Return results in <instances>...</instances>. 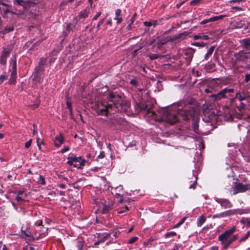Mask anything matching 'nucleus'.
<instances>
[{
    "mask_svg": "<svg viewBox=\"0 0 250 250\" xmlns=\"http://www.w3.org/2000/svg\"><path fill=\"white\" fill-rule=\"evenodd\" d=\"M196 112L192 104L188 103L183 107L182 104H179L177 108L164 112L163 119L170 125H173L180 121V117L184 120L193 117L192 129L198 133L199 130V119L196 117Z\"/></svg>",
    "mask_w": 250,
    "mask_h": 250,
    "instance_id": "obj_1",
    "label": "nucleus"
},
{
    "mask_svg": "<svg viewBox=\"0 0 250 250\" xmlns=\"http://www.w3.org/2000/svg\"><path fill=\"white\" fill-rule=\"evenodd\" d=\"M250 92L247 90H243L241 92H238L234 98L230 100V105L236 106L239 112H236L234 117L236 118L246 119L248 117L247 114L244 113L247 104L249 103L250 99Z\"/></svg>",
    "mask_w": 250,
    "mask_h": 250,
    "instance_id": "obj_2",
    "label": "nucleus"
},
{
    "mask_svg": "<svg viewBox=\"0 0 250 250\" xmlns=\"http://www.w3.org/2000/svg\"><path fill=\"white\" fill-rule=\"evenodd\" d=\"M121 97L115 94L113 92H110L108 96L109 103L105 104L102 101H97L95 104V110L96 112L101 115H106L109 113V109L113 107H117V102Z\"/></svg>",
    "mask_w": 250,
    "mask_h": 250,
    "instance_id": "obj_3",
    "label": "nucleus"
},
{
    "mask_svg": "<svg viewBox=\"0 0 250 250\" xmlns=\"http://www.w3.org/2000/svg\"><path fill=\"white\" fill-rule=\"evenodd\" d=\"M136 111L139 113L144 111L146 112L147 116L150 118L149 122L152 124H155L156 123V116L154 111L150 110V103L141 101L137 103L135 105Z\"/></svg>",
    "mask_w": 250,
    "mask_h": 250,
    "instance_id": "obj_4",
    "label": "nucleus"
},
{
    "mask_svg": "<svg viewBox=\"0 0 250 250\" xmlns=\"http://www.w3.org/2000/svg\"><path fill=\"white\" fill-rule=\"evenodd\" d=\"M234 62H241L246 64L245 68H250V51H247L244 49L239 50L234 54Z\"/></svg>",
    "mask_w": 250,
    "mask_h": 250,
    "instance_id": "obj_5",
    "label": "nucleus"
},
{
    "mask_svg": "<svg viewBox=\"0 0 250 250\" xmlns=\"http://www.w3.org/2000/svg\"><path fill=\"white\" fill-rule=\"evenodd\" d=\"M236 227L235 226H233L218 236V240L221 242L223 249L226 250L229 245L233 242L229 237L236 231Z\"/></svg>",
    "mask_w": 250,
    "mask_h": 250,
    "instance_id": "obj_6",
    "label": "nucleus"
},
{
    "mask_svg": "<svg viewBox=\"0 0 250 250\" xmlns=\"http://www.w3.org/2000/svg\"><path fill=\"white\" fill-rule=\"evenodd\" d=\"M234 91L233 88H225L217 93L211 94L209 97L214 102H217L225 98H229L230 100L231 98H233L232 93Z\"/></svg>",
    "mask_w": 250,
    "mask_h": 250,
    "instance_id": "obj_7",
    "label": "nucleus"
},
{
    "mask_svg": "<svg viewBox=\"0 0 250 250\" xmlns=\"http://www.w3.org/2000/svg\"><path fill=\"white\" fill-rule=\"evenodd\" d=\"M10 62L12 66V71L9 79V82L12 84L16 82L17 78V62L16 58H11Z\"/></svg>",
    "mask_w": 250,
    "mask_h": 250,
    "instance_id": "obj_8",
    "label": "nucleus"
},
{
    "mask_svg": "<svg viewBox=\"0 0 250 250\" xmlns=\"http://www.w3.org/2000/svg\"><path fill=\"white\" fill-rule=\"evenodd\" d=\"M234 192L233 194L238 193L244 192L247 190L250 191V184L244 185L241 183H236L233 187Z\"/></svg>",
    "mask_w": 250,
    "mask_h": 250,
    "instance_id": "obj_9",
    "label": "nucleus"
},
{
    "mask_svg": "<svg viewBox=\"0 0 250 250\" xmlns=\"http://www.w3.org/2000/svg\"><path fill=\"white\" fill-rule=\"evenodd\" d=\"M11 51L12 49L9 46L3 47L2 50L0 53V64L5 65L6 63L7 58L9 56Z\"/></svg>",
    "mask_w": 250,
    "mask_h": 250,
    "instance_id": "obj_10",
    "label": "nucleus"
},
{
    "mask_svg": "<svg viewBox=\"0 0 250 250\" xmlns=\"http://www.w3.org/2000/svg\"><path fill=\"white\" fill-rule=\"evenodd\" d=\"M46 63V61L43 58H41L40 60L38 65L35 68V72L42 74L44 71V65Z\"/></svg>",
    "mask_w": 250,
    "mask_h": 250,
    "instance_id": "obj_11",
    "label": "nucleus"
},
{
    "mask_svg": "<svg viewBox=\"0 0 250 250\" xmlns=\"http://www.w3.org/2000/svg\"><path fill=\"white\" fill-rule=\"evenodd\" d=\"M216 202L220 204L221 206L225 208H230L232 207L231 203L229 200L224 199H217Z\"/></svg>",
    "mask_w": 250,
    "mask_h": 250,
    "instance_id": "obj_12",
    "label": "nucleus"
},
{
    "mask_svg": "<svg viewBox=\"0 0 250 250\" xmlns=\"http://www.w3.org/2000/svg\"><path fill=\"white\" fill-rule=\"evenodd\" d=\"M243 49L250 50V38L244 39L240 42Z\"/></svg>",
    "mask_w": 250,
    "mask_h": 250,
    "instance_id": "obj_13",
    "label": "nucleus"
},
{
    "mask_svg": "<svg viewBox=\"0 0 250 250\" xmlns=\"http://www.w3.org/2000/svg\"><path fill=\"white\" fill-rule=\"evenodd\" d=\"M90 8L86 7L84 10L81 11L78 16L76 18L78 20H80L81 19H85L87 17L88 14L90 12Z\"/></svg>",
    "mask_w": 250,
    "mask_h": 250,
    "instance_id": "obj_14",
    "label": "nucleus"
},
{
    "mask_svg": "<svg viewBox=\"0 0 250 250\" xmlns=\"http://www.w3.org/2000/svg\"><path fill=\"white\" fill-rule=\"evenodd\" d=\"M21 237L24 238H28L30 239L32 238V234L31 231L27 229H23V227H22L21 229V232L20 233Z\"/></svg>",
    "mask_w": 250,
    "mask_h": 250,
    "instance_id": "obj_15",
    "label": "nucleus"
},
{
    "mask_svg": "<svg viewBox=\"0 0 250 250\" xmlns=\"http://www.w3.org/2000/svg\"><path fill=\"white\" fill-rule=\"evenodd\" d=\"M225 16H226L225 15H220V16H214V17H211L208 19H207V20L202 21L201 22V24H204L207 23L209 22L214 21H217L219 20H221V19H222Z\"/></svg>",
    "mask_w": 250,
    "mask_h": 250,
    "instance_id": "obj_16",
    "label": "nucleus"
},
{
    "mask_svg": "<svg viewBox=\"0 0 250 250\" xmlns=\"http://www.w3.org/2000/svg\"><path fill=\"white\" fill-rule=\"evenodd\" d=\"M101 206V208H102V212L104 213H107L111 208V206L109 202H102Z\"/></svg>",
    "mask_w": 250,
    "mask_h": 250,
    "instance_id": "obj_17",
    "label": "nucleus"
},
{
    "mask_svg": "<svg viewBox=\"0 0 250 250\" xmlns=\"http://www.w3.org/2000/svg\"><path fill=\"white\" fill-rule=\"evenodd\" d=\"M64 142V137L62 133L59 136L55 137L54 140V145L56 146H60Z\"/></svg>",
    "mask_w": 250,
    "mask_h": 250,
    "instance_id": "obj_18",
    "label": "nucleus"
},
{
    "mask_svg": "<svg viewBox=\"0 0 250 250\" xmlns=\"http://www.w3.org/2000/svg\"><path fill=\"white\" fill-rule=\"evenodd\" d=\"M197 179H198V177H197V175H196L193 173L191 177V179L192 180L191 181H190V182H189L190 183H191L189 186V189H195L196 185H197Z\"/></svg>",
    "mask_w": 250,
    "mask_h": 250,
    "instance_id": "obj_19",
    "label": "nucleus"
},
{
    "mask_svg": "<svg viewBox=\"0 0 250 250\" xmlns=\"http://www.w3.org/2000/svg\"><path fill=\"white\" fill-rule=\"evenodd\" d=\"M249 25H250V22L248 23V26H247L244 23V21L242 20H240L235 22V26L237 28L247 29Z\"/></svg>",
    "mask_w": 250,
    "mask_h": 250,
    "instance_id": "obj_20",
    "label": "nucleus"
},
{
    "mask_svg": "<svg viewBox=\"0 0 250 250\" xmlns=\"http://www.w3.org/2000/svg\"><path fill=\"white\" fill-rule=\"evenodd\" d=\"M73 161H75V164H78V166H80V168H81L83 166L85 163V160L83 159L80 157H72Z\"/></svg>",
    "mask_w": 250,
    "mask_h": 250,
    "instance_id": "obj_21",
    "label": "nucleus"
},
{
    "mask_svg": "<svg viewBox=\"0 0 250 250\" xmlns=\"http://www.w3.org/2000/svg\"><path fill=\"white\" fill-rule=\"evenodd\" d=\"M3 7V13L4 14H6L8 13L12 12V7L6 3H4L2 6Z\"/></svg>",
    "mask_w": 250,
    "mask_h": 250,
    "instance_id": "obj_22",
    "label": "nucleus"
},
{
    "mask_svg": "<svg viewBox=\"0 0 250 250\" xmlns=\"http://www.w3.org/2000/svg\"><path fill=\"white\" fill-rule=\"evenodd\" d=\"M41 74L37 73L35 71L32 74L33 80L37 83H41Z\"/></svg>",
    "mask_w": 250,
    "mask_h": 250,
    "instance_id": "obj_23",
    "label": "nucleus"
},
{
    "mask_svg": "<svg viewBox=\"0 0 250 250\" xmlns=\"http://www.w3.org/2000/svg\"><path fill=\"white\" fill-rule=\"evenodd\" d=\"M14 30V26L13 25H10V26H7L5 27H4L2 30V33L3 34H7L8 33H10L11 32H12Z\"/></svg>",
    "mask_w": 250,
    "mask_h": 250,
    "instance_id": "obj_24",
    "label": "nucleus"
},
{
    "mask_svg": "<svg viewBox=\"0 0 250 250\" xmlns=\"http://www.w3.org/2000/svg\"><path fill=\"white\" fill-rule=\"evenodd\" d=\"M27 2V0H13V3L18 5L25 6Z\"/></svg>",
    "mask_w": 250,
    "mask_h": 250,
    "instance_id": "obj_25",
    "label": "nucleus"
},
{
    "mask_svg": "<svg viewBox=\"0 0 250 250\" xmlns=\"http://www.w3.org/2000/svg\"><path fill=\"white\" fill-rule=\"evenodd\" d=\"M185 55L186 56L185 57V59H186L187 63H189L191 61V60L193 57V54H192V51H190V52H186L185 53Z\"/></svg>",
    "mask_w": 250,
    "mask_h": 250,
    "instance_id": "obj_26",
    "label": "nucleus"
},
{
    "mask_svg": "<svg viewBox=\"0 0 250 250\" xmlns=\"http://www.w3.org/2000/svg\"><path fill=\"white\" fill-rule=\"evenodd\" d=\"M206 220V218L203 215L199 216L197 221V226L201 227L205 223Z\"/></svg>",
    "mask_w": 250,
    "mask_h": 250,
    "instance_id": "obj_27",
    "label": "nucleus"
},
{
    "mask_svg": "<svg viewBox=\"0 0 250 250\" xmlns=\"http://www.w3.org/2000/svg\"><path fill=\"white\" fill-rule=\"evenodd\" d=\"M68 161L67 163L71 166H73L75 167H77L78 168H80V166H78V164H75V161H73L72 157H68L67 158Z\"/></svg>",
    "mask_w": 250,
    "mask_h": 250,
    "instance_id": "obj_28",
    "label": "nucleus"
},
{
    "mask_svg": "<svg viewBox=\"0 0 250 250\" xmlns=\"http://www.w3.org/2000/svg\"><path fill=\"white\" fill-rule=\"evenodd\" d=\"M214 50V46H211L209 48V49L208 50V51L205 55V60H207L208 57L211 55Z\"/></svg>",
    "mask_w": 250,
    "mask_h": 250,
    "instance_id": "obj_29",
    "label": "nucleus"
},
{
    "mask_svg": "<svg viewBox=\"0 0 250 250\" xmlns=\"http://www.w3.org/2000/svg\"><path fill=\"white\" fill-rule=\"evenodd\" d=\"M242 224L246 225L248 227H250V218H243L240 221Z\"/></svg>",
    "mask_w": 250,
    "mask_h": 250,
    "instance_id": "obj_30",
    "label": "nucleus"
},
{
    "mask_svg": "<svg viewBox=\"0 0 250 250\" xmlns=\"http://www.w3.org/2000/svg\"><path fill=\"white\" fill-rule=\"evenodd\" d=\"M247 116H248V117L246 118V119H244L243 118H238V119H241V120H244L245 121L244 122H243V125L244 127H245L246 128L249 127L250 129V122L247 120L249 118V116L248 115H247Z\"/></svg>",
    "mask_w": 250,
    "mask_h": 250,
    "instance_id": "obj_31",
    "label": "nucleus"
},
{
    "mask_svg": "<svg viewBox=\"0 0 250 250\" xmlns=\"http://www.w3.org/2000/svg\"><path fill=\"white\" fill-rule=\"evenodd\" d=\"M228 216L227 215L226 211H224L220 213L216 214L213 215V218H222L224 217Z\"/></svg>",
    "mask_w": 250,
    "mask_h": 250,
    "instance_id": "obj_32",
    "label": "nucleus"
},
{
    "mask_svg": "<svg viewBox=\"0 0 250 250\" xmlns=\"http://www.w3.org/2000/svg\"><path fill=\"white\" fill-rule=\"evenodd\" d=\"M38 183L39 184L42 185H45V179L42 176V175L39 176V179L38 180Z\"/></svg>",
    "mask_w": 250,
    "mask_h": 250,
    "instance_id": "obj_33",
    "label": "nucleus"
},
{
    "mask_svg": "<svg viewBox=\"0 0 250 250\" xmlns=\"http://www.w3.org/2000/svg\"><path fill=\"white\" fill-rule=\"evenodd\" d=\"M243 82L246 83H250V74L246 73L245 74Z\"/></svg>",
    "mask_w": 250,
    "mask_h": 250,
    "instance_id": "obj_34",
    "label": "nucleus"
},
{
    "mask_svg": "<svg viewBox=\"0 0 250 250\" xmlns=\"http://www.w3.org/2000/svg\"><path fill=\"white\" fill-rule=\"evenodd\" d=\"M250 235V230L248 231L245 235L242 237L239 241V243L246 241Z\"/></svg>",
    "mask_w": 250,
    "mask_h": 250,
    "instance_id": "obj_35",
    "label": "nucleus"
},
{
    "mask_svg": "<svg viewBox=\"0 0 250 250\" xmlns=\"http://www.w3.org/2000/svg\"><path fill=\"white\" fill-rule=\"evenodd\" d=\"M40 103V101L39 99H37L35 101V103L32 105H30V106L31 107L32 109H35L39 106Z\"/></svg>",
    "mask_w": 250,
    "mask_h": 250,
    "instance_id": "obj_36",
    "label": "nucleus"
},
{
    "mask_svg": "<svg viewBox=\"0 0 250 250\" xmlns=\"http://www.w3.org/2000/svg\"><path fill=\"white\" fill-rule=\"evenodd\" d=\"M115 189L118 191V192L117 191H115L116 192V194L118 195H120L122 194V193L123 192V186H119V187H117L115 188Z\"/></svg>",
    "mask_w": 250,
    "mask_h": 250,
    "instance_id": "obj_37",
    "label": "nucleus"
},
{
    "mask_svg": "<svg viewBox=\"0 0 250 250\" xmlns=\"http://www.w3.org/2000/svg\"><path fill=\"white\" fill-rule=\"evenodd\" d=\"M187 218L186 217H184L182 218V219L179 222H178V223H177L174 226V228H179L181 225H182L184 222L185 221V220H186Z\"/></svg>",
    "mask_w": 250,
    "mask_h": 250,
    "instance_id": "obj_38",
    "label": "nucleus"
},
{
    "mask_svg": "<svg viewBox=\"0 0 250 250\" xmlns=\"http://www.w3.org/2000/svg\"><path fill=\"white\" fill-rule=\"evenodd\" d=\"M67 108L69 109L70 113L72 114V109L71 106V103L69 101H67L66 103Z\"/></svg>",
    "mask_w": 250,
    "mask_h": 250,
    "instance_id": "obj_39",
    "label": "nucleus"
},
{
    "mask_svg": "<svg viewBox=\"0 0 250 250\" xmlns=\"http://www.w3.org/2000/svg\"><path fill=\"white\" fill-rule=\"evenodd\" d=\"M24 196L17 195L15 197V199L18 202H21L24 200Z\"/></svg>",
    "mask_w": 250,
    "mask_h": 250,
    "instance_id": "obj_40",
    "label": "nucleus"
},
{
    "mask_svg": "<svg viewBox=\"0 0 250 250\" xmlns=\"http://www.w3.org/2000/svg\"><path fill=\"white\" fill-rule=\"evenodd\" d=\"M83 244L82 242L78 241L77 244V247L79 250H82L83 248Z\"/></svg>",
    "mask_w": 250,
    "mask_h": 250,
    "instance_id": "obj_41",
    "label": "nucleus"
},
{
    "mask_svg": "<svg viewBox=\"0 0 250 250\" xmlns=\"http://www.w3.org/2000/svg\"><path fill=\"white\" fill-rule=\"evenodd\" d=\"M138 237L136 236L133 237L131 239H130L128 242L129 244H132L136 242L138 240Z\"/></svg>",
    "mask_w": 250,
    "mask_h": 250,
    "instance_id": "obj_42",
    "label": "nucleus"
},
{
    "mask_svg": "<svg viewBox=\"0 0 250 250\" xmlns=\"http://www.w3.org/2000/svg\"><path fill=\"white\" fill-rule=\"evenodd\" d=\"M227 213V216H230L232 214L236 213V210H229L228 211H226Z\"/></svg>",
    "mask_w": 250,
    "mask_h": 250,
    "instance_id": "obj_43",
    "label": "nucleus"
},
{
    "mask_svg": "<svg viewBox=\"0 0 250 250\" xmlns=\"http://www.w3.org/2000/svg\"><path fill=\"white\" fill-rule=\"evenodd\" d=\"M37 145L39 147V148L41 150V144H43V141L42 140H40V139L39 138H37Z\"/></svg>",
    "mask_w": 250,
    "mask_h": 250,
    "instance_id": "obj_44",
    "label": "nucleus"
},
{
    "mask_svg": "<svg viewBox=\"0 0 250 250\" xmlns=\"http://www.w3.org/2000/svg\"><path fill=\"white\" fill-rule=\"evenodd\" d=\"M246 213H247V212L245 209H239L236 210V213L242 214Z\"/></svg>",
    "mask_w": 250,
    "mask_h": 250,
    "instance_id": "obj_45",
    "label": "nucleus"
},
{
    "mask_svg": "<svg viewBox=\"0 0 250 250\" xmlns=\"http://www.w3.org/2000/svg\"><path fill=\"white\" fill-rule=\"evenodd\" d=\"M74 28H75V25H73L72 24H68L66 26V30L70 31Z\"/></svg>",
    "mask_w": 250,
    "mask_h": 250,
    "instance_id": "obj_46",
    "label": "nucleus"
},
{
    "mask_svg": "<svg viewBox=\"0 0 250 250\" xmlns=\"http://www.w3.org/2000/svg\"><path fill=\"white\" fill-rule=\"evenodd\" d=\"M161 83L160 80H157V91H160L163 88V85L160 83Z\"/></svg>",
    "mask_w": 250,
    "mask_h": 250,
    "instance_id": "obj_47",
    "label": "nucleus"
},
{
    "mask_svg": "<svg viewBox=\"0 0 250 250\" xmlns=\"http://www.w3.org/2000/svg\"><path fill=\"white\" fill-rule=\"evenodd\" d=\"M176 235V233L174 231H170L167 232V234H166V237H169V236H175Z\"/></svg>",
    "mask_w": 250,
    "mask_h": 250,
    "instance_id": "obj_48",
    "label": "nucleus"
},
{
    "mask_svg": "<svg viewBox=\"0 0 250 250\" xmlns=\"http://www.w3.org/2000/svg\"><path fill=\"white\" fill-rule=\"evenodd\" d=\"M246 0H230L229 1L230 3H240L241 2L245 1Z\"/></svg>",
    "mask_w": 250,
    "mask_h": 250,
    "instance_id": "obj_49",
    "label": "nucleus"
},
{
    "mask_svg": "<svg viewBox=\"0 0 250 250\" xmlns=\"http://www.w3.org/2000/svg\"><path fill=\"white\" fill-rule=\"evenodd\" d=\"M104 157V151H102L100 152V154L98 155L97 158L98 159H103Z\"/></svg>",
    "mask_w": 250,
    "mask_h": 250,
    "instance_id": "obj_50",
    "label": "nucleus"
},
{
    "mask_svg": "<svg viewBox=\"0 0 250 250\" xmlns=\"http://www.w3.org/2000/svg\"><path fill=\"white\" fill-rule=\"evenodd\" d=\"M31 143H32V140L30 139L28 141H27V142L25 143V147L26 148H29L30 146Z\"/></svg>",
    "mask_w": 250,
    "mask_h": 250,
    "instance_id": "obj_51",
    "label": "nucleus"
},
{
    "mask_svg": "<svg viewBox=\"0 0 250 250\" xmlns=\"http://www.w3.org/2000/svg\"><path fill=\"white\" fill-rule=\"evenodd\" d=\"M200 0H193L190 2V5H196L197 3L199 2Z\"/></svg>",
    "mask_w": 250,
    "mask_h": 250,
    "instance_id": "obj_52",
    "label": "nucleus"
},
{
    "mask_svg": "<svg viewBox=\"0 0 250 250\" xmlns=\"http://www.w3.org/2000/svg\"><path fill=\"white\" fill-rule=\"evenodd\" d=\"M33 127H34V128H33V133L34 135H36L38 132L37 126L35 124H34Z\"/></svg>",
    "mask_w": 250,
    "mask_h": 250,
    "instance_id": "obj_53",
    "label": "nucleus"
},
{
    "mask_svg": "<svg viewBox=\"0 0 250 250\" xmlns=\"http://www.w3.org/2000/svg\"><path fill=\"white\" fill-rule=\"evenodd\" d=\"M6 79V77L4 75H1L0 76V84L2 83V82Z\"/></svg>",
    "mask_w": 250,
    "mask_h": 250,
    "instance_id": "obj_54",
    "label": "nucleus"
},
{
    "mask_svg": "<svg viewBox=\"0 0 250 250\" xmlns=\"http://www.w3.org/2000/svg\"><path fill=\"white\" fill-rule=\"evenodd\" d=\"M121 10L120 9H117L115 12V17H118L121 15Z\"/></svg>",
    "mask_w": 250,
    "mask_h": 250,
    "instance_id": "obj_55",
    "label": "nucleus"
},
{
    "mask_svg": "<svg viewBox=\"0 0 250 250\" xmlns=\"http://www.w3.org/2000/svg\"><path fill=\"white\" fill-rule=\"evenodd\" d=\"M238 238V235L237 234L234 235L232 237L230 238V239L232 240V242H234Z\"/></svg>",
    "mask_w": 250,
    "mask_h": 250,
    "instance_id": "obj_56",
    "label": "nucleus"
},
{
    "mask_svg": "<svg viewBox=\"0 0 250 250\" xmlns=\"http://www.w3.org/2000/svg\"><path fill=\"white\" fill-rule=\"evenodd\" d=\"M69 150V147L68 146L64 147L62 150H61L62 153L65 152Z\"/></svg>",
    "mask_w": 250,
    "mask_h": 250,
    "instance_id": "obj_57",
    "label": "nucleus"
},
{
    "mask_svg": "<svg viewBox=\"0 0 250 250\" xmlns=\"http://www.w3.org/2000/svg\"><path fill=\"white\" fill-rule=\"evenodd\" d=\"M115 20L117 21L118 24L120 23L122 21V18L118 17H115Z\"/></svg>",
    "mask_w": 250,
    "mask_h": 250,
    "instance_id": "obj_58",
    "label": "nucleus"
},
{
    "mask_svg": "<svg viewBox=\"0 0 250 250\" xmlns=\"http://www.w3.org/2000/svg\"><path fill=\"white\" fill-rule=\"evenodd\" d=\"M136 13H134V14L133 15L132 17L131 18V19L130 20V23H133V22L134 21V20L135 19V18H136Z\"/></svg>",
    "mask_w": 250,
    "mask_h": 250,
    "instance_id": "obj_59",
    "label": "nucleus"
},
{
    "mask_svg": "<svg viewBox=\"0 0 250 250\" xmlns=\"http://www.w3.org/2000/svg\"><path fill=\"white\" fill-rule=\"evenodd\" d=\"M128 210V208L126 206L125 208V209H123L122 210L119 211L118 213L120 214H122L125 213V211H126Z\"/></svg>",
    "mask_w": 250,
    "mask_h": 250,
    "instance_id": "obj_60",
    "label": "nucleus"
},
{
    "mask_svg": "<svg viewBox=\"0 0 250 250\" xmlns=\"http://www.w3.org/2000/svg\"><path fill=\"white\" fill-rule=\"evenodd\" d=\"M18 195L24 196V191L21 190L17 191Z\"/></svg>",
    "mask_w": 250,
    "mask_h": 250,
    "instance_id": "obj_61",
    "label": "nucleus"
},
{
    "mask_svg": "<svg viewBox=\"0 0 250 250\" xmlns=\"http://www.w3.org/2000/svg\"><path fill=\"white\" fill-rule=\"evenodd\" d=\"M104 19H102L98 23L97 25V28H99L100 26L104 23Z\"/></svg>",
    "mask_w": 250,
    "mask_h": 250,
    "instance_id": "obj_62",
    "label": "nucleus"
},
{
    "mask_svg": "<svg viewBox=\"0 0 250 250\" xmlns=\"http://www.w3.org/2000/svg\"><path fill=\"white\" fill-rule=\"evenodd\" d=\"M101 15V12H98L93 18L94 20H96Z\"/></svg>",
    "mask_w": 250,
    "mask_h": 250,
    "instance_id": "obj_63",
    "label": "nucleus"
},
{
    "mask_svg": "<svg viewBox=\"0 0 250 250\" xmlns=\"http://www.w3.org/2000/svg\"><path fill=\"white\" fill-rule=\"evenodd\" d=\"M144 24L146 26H150L152 25V23L149 21H145L144 22Z\"/></svg>",
    "mask_w": 250,
    "mask_h": 250,
    "instance_id": "obj_64",
    "label": "nucleus"
}]
</instances>
